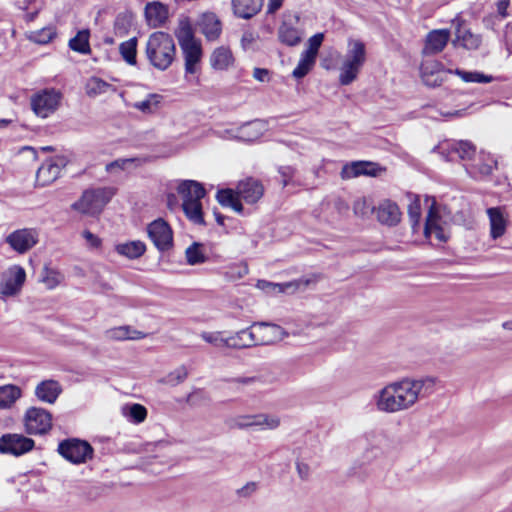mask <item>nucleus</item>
I'll list each match as a JSON object with an SVG mask.
<instances>
[{
	"label": "nucleus",
	"instance_id": "nucleus-1",
	"mask_svg": "<svg viewBox=\"0 0 512 512\" xmlns=\"http://www.w3.org/2000/svg\"><path fill=\"white\" fill-rule=\"evenodd\" d=\"M434 385L435 380L429 377L390 383L374 396L376 407L379 411L386 413L408 409L419 398L429 396L434 391Z\"/></svg>",
	"mask_w": 512,
	"mask_h": 512
},
{
	"label": "nucleus",
	"instance_id": "nucleus-2",
	"mask_svg": "<svg viewBox=\"0 0 512 512\" xmlns=\"http://www.w3.org/2000/svg\"><path fill=\"white\" fill-rule=\"evenodd\" d=\"M288 333L279 325L270 322H253L250 327L235 332L226 338L225 347L245 349L259 345H271L283 340Z\"/></svg>",
	"mask_w": 512,
	"mask_h": 512
},
{
	"label": "nucleus",
	"instance_id": "nucleus-3",
	"mask_svg": "<svg viewBox=\"0 0 512 512\" xmlns=\"http://www.w3.org/2000/svg\"><path fill=\"white\" fill-rule=\"evenodd\" d=\"M145 54L155 69L166 71L176 58V45L173 37L163 31L153 32L146 42Z\"/></svg>",
	"mask_w": 512,
	"mask_h": 512
},
{
	"label": "nucleus",
	"instance_id": "nucleus-4",
	"mask_svg": "<svg viewBox=\"0 0 512 512\" xmlns=\"http://www.w3.org/2000/svg\"><path fill=\"white\" fill-rule=\"evenodd\" d=\"M177 192L182 196L185 216L194 224L205 225L201 200L207 192L203 184L195 180H182L177 186Z\"/></svg>",
	"mask_w": 512,
	"mask_h": 512
},
{
	"label": "nucleus",
	"instance_id": "nucleus-5",
	"mask_svg": "<svg viewBox=\"0 0 512 512\" xmlns=\"http://www.w3.org/2000/svg\"><path fill=\"white\" fill-rule=\"evenodd\" d=\"M366 60L367 50L365 43L360 39L349 38L344 60L340 67V84L349 85L356 80Z\"/></svg>",
	"mask_w": 512,
	"mask_h": 512
},
{
	"label": "nucleus",
	"instance_id": "nucleus-6",
	"mask_svg": "<svg viewBox=\"0 0 512 512\" xmlns=\"http://www.w3.org/2000/svg\"><path fill=\"white\" fill-rule=\"evenodd\" d=\"M117 190L114 187L87 189L81 198L72 204V208L82 214L95 216L111 201Z\"/></svg>",
	"mask_w": 512,
	"mask_h": 512
},
{
	"label": "nucleus",
	"instance_id": "nucleus-7",
	"mask_svg": "<svg viewBox=\"0 0 512 512\" xmlns=\"http://www.w3.org/2000/svg\"><path fill=\"white\" fill-rule=\"evenodd\" d=\"M57 452L68 462L79 465L91 460L94 448L91 444L79 438H67L59 442Z\"/></svg>",
	"mask_w": 512,
	"mask_h": 512
},
{
	"label": "nucleus",
	"instance_id": "nucleus-8",
	"mask_svg": "<svg viewBox=\"0 0 512 512\" xmlns=\"http://www.w3.org/2000/svg\"><path fill=\"white\" fill-rule=\"evenodd\" d=\"M448 162L468 161L476 154V146L468 140L445 141L434 148Z\"/></svg>",
	"mask_w": 512,
	"mask_h": 512
},
{
	"label": "nucleus",
	"instance_id": "nucleus-9",
	"mask_svg": "<svg viewBox=\"0 0 512 512\" xmlns=\"http://www.w3.org/2000/svg\"><path fill=\"white\" fill-rule=\"evenodd\" d=\"M61 99L60 91L46 88L31 97V108L38 117L47 118L58 109Z\"/></svg>",
	"mask_w": 512,
	"mask_h": 512
},
{
	"label": "nucleus",
	"instance_id": "nucleus-10",
	"mask_svg": "<svg viewBox=\"0 0 512 512\" xmlns=\"http://www.w3.org/2000/svg\"><path fill=\"white\" fill-rule=\"evenodd\" d=\"M35 447V441L23 434L5 433L0 436V454L20 457Z\"/></svg>",
	"mask_w": 512,
	"mask_h": 512
},
{
	"label": "nucleus",
	"instance_id": "nucleus-11",
	"mask_svg": "<svg viewBox=\"0 0 512 512\" xmlns=\"http://www.w3.org/2000/svg\"><path fill=\"white\" fill-rule=\"evenodd\" d=\"M25 428L28 434L41 435L52 427V415L44 408L30 407L24 416Z\"/></svg>",
	"mask_w": 512,
	"mask_h": 512
},
{
	"label": "nucleus",
	"instance_id": "nucleus-12",
	"mask_svg": "<svg viewBox=\"0 0 512 512\" xmlns=\"http://www.w3.org/2000/svg\"><path fill=\"white\" fill-rule=\"evenodd\" d=\"M148 236L156 248L165 252L173 246V232L166 221L159 218L148 225Z\"/></svg>",
	"mask_w": 512,
	"mask_h": 512
},
{
	"label": "nucleus",
	"instance_id": "nucleus-13",
	"mask_svg": "<svg viewBox=\"0 0 512 512\" xmlns=\"http://www.w3.org/2000/svg\"><path fill=\"white\" fill-rule=\"evenodd\" d=\"M386 169L378 163L371 161H353L345 164L341 170L343 179H351L359 176L377 177Z\"/></svg>",
	"mask_w": 512,
	"mask_h": 512
},
{
	"label": "nucleus",
	"instance_id": "nucleus-14",
	"mask_svg": "<svg viewBox=\"0 0 512 512\" xmlns=\"http://www.w3.org/2000/svg\"><path fill=\"white\" fill-rule=\"evenodd\" d=\"M452 24L455 27V39L452 44L455 47H462L466 50H477L482 44V36L474 34L464 26V21L456 18Z\"/></svg>",
	"mask_w": 512,
	"mask_h": 512
},
{
	"label": "nucleus",
	"instance_id": "nucleus-15",
	"mask_svg": "<svg viewBox=\"0 0 512 512\" xmlns=\"http://www.w3.org/2000/svg\"><path fill=\"white\" fill-rule=\"evenodd\" d=\"M37 241L36 231L27 228L15 230L6 237V243L20 254H24L30 250L36 245Z\"/></svg>",
	"mask_w": 512,
	"mask_h": 512
},
{
	"label": "nucleus",
	"instance_id": "nucleus-16",
	"mask_svg": "<svg viewBox=\"0 0 512 512\" xmlns=\"http://www.w3.org/2000/svg\"><path fill=\"white\" fill-rule=\"evenodd\" d=\"M450 39L448 29H435L430 31L425 38L422 54L424 56L435 55L443 51Z\"/></svg>",
	"mask_w": 512,
	"mask_h": 512
},
{
	"label": "nucleus",
	"instance_id": "nucleus-17",
	"mask_svg": "<svg viewBox=\"0 0 512 512\" xmlns=\"http://www.w3.org/2000/svg\"><path fill=\"white\" fill-rule=\"evenodd\" d=\"M236 190L238 196L249 204L256 203L264 193L262 183L251 177L240 181Z\"/></svg>",
	"mask_w": 512,
	"mask_h": 512
},
{
	"label": "nucleus",
	"instance_id": "nucleus-18",
	"mask_svg": "<svg viewBox=\"0 0 512 512\" xmlns=\"http://www.w3.org/2000/svg\"><path fill=\"white\" fill-rule=\"evenodd\" d=\"M26 279V272L19 265L12 266L7 274L6 279L1 284V293L6 296L17 294L23 286Z\"/></svg>",
	"mask_w": 512,
	"mask_h": 512
},
{
	"label": "nucleus",
	"instance_id": "nucleus-19",
	"mask_svg": "<svg viewBox=\"0 0 512 512\" xmlns=\"http://www.w3.org/2000/svg\"><path fill=\"white\" fill-rule=\"evenodd\" d=\"M441 216L436 207V202L433 201L429 207L428 214L424 225V236L430 238L434 233L435 238L440 242H447L448 237L445 234L444 229L439 224Z\"/></svg>",
	"mask_w": 512,
	"mask_h": 512
},
{
	"label": "nucleus",
	"instance_id": "nucleus-20",
	"mask_svg": "<svg viewBox=\"0 0 512 512\" xmlns=\"http://www.w3.org/2000/svg\"><path fill=\"white\" fill-rule=\"evenodd\" d=\"M235 425L241 429L254 426L274 429L278 427L279 419L266 414L244 415L236 419Z\"/></svg>",
	"mask_w": 512,
	"mask_h": 512
},
{
	"label": "nucleus",
	"instance_id": "nucleus-21",
	"mask_svg": "<svg viewBox=\"0 0 512 512\" xmlns=\"http://www.w3.org/2000/svg\"><path fill=\"white\" fill-rule=\"evenodd\" d=\"M61 393V384L53 379L43 380L35 388L36 397L49 404L55 403Z\"/></svg>",
	"mask_w": 512,
	"mask_h": 512
},
{
	"label": "nucleus",
	"instance_id": "nucleus-22",
	"mask_svg": "<svg viewBox=\"0 0 512 512\" xmlns=\"http://www.w3.org/2000/svg\"><path fill=\"white\" fill-rule=\"evenodd\" d=\"M145 18L149 26L161 27L168 19V8L161 2H149L145 6Z\"/></svg>",
	"mask_w": 512,
	"mask_h": 512
},
{
	"label": "nucleus",
	"instance_id": "nucleus-23",
	"mask_svg": "<svg viewBox=\"0 0 512 512\" xmlns=\"http://www.w3.org/2000/svg\"><path fill=\"white\" fill-rule=\"evenodd\" d=\"M497 167V161L489 155H482L474 164L466 166V171L475 180H481L492 174Z\"/></svg>",
	"mask_w": 512,
	"mask_h": 512
},
{
	"label": "nucleus",
	"instance_id": "nucleus-24",
	"mask_svg": "<svg viewBox=\"0 0 512 512\" xmlns=\"http://www.w3.org/2000/svg\"><path fill=\"white\" fill-rule=\"evenodd\" d=\"M264 4V0H232V8L236 17L251 19L257 15Z\"/></svg>",
	"mask_w": 512,
	"mask_h": 512
},
{
	"label": "nucleus",
	"instance_id": "nucleus-25",
	"mask_svg": "<svg viewBox=\"0 0 512 512\" xmlns=\"http://www.w3.org/2000/svg\"><path fill=\"white\" fill-rule=\"evenodd\" d=\"M378 220L385 225L395 226L400 222L401 212L395 202L386 200L377 209Z\"/></svg>",
	"mask_w": 512,
	"mask_h": 512
},
{
	"label": "nucleus",
	"instance_id": "nucleus-26",
	"mask_svg": "<svg viewBox=\"0 0 512 512\" xmlns=\"http://www.w3.org/2000/svg\"><path fill=\"white\" fill-rule=\"evenodd\" d=\"M61 167L52 160L45 161L36 172V184L44 187L53 183L60 175Z\"/></svg>",
	"mask_w": 512,
	"mask_h": 512
},
{
	"label": "nucleus",
	"instance_id": "nucleus-27",
	"mask_svg": "<svg viewBox=\"0 0 512 512\" xmlns=\"http://www.w3.org/2000/svg\"><path fill=\"white\" fill-rule=\"evenodd\" d=\"M278 38L281 43L293 47L302 41V33L298 28L284 20L278 29Z\"/></svg>",
	"mask_w": 512,
	"mask_h": 512
},
{
	"label": "nucleus",
	"instance_id": "nucleus-28",
	"mask_svg": "<svg viewBox=\"0 0 512 512\" xmlns=\"http://www.w3.org/2000/svg\"><path fill=\"white\" fill-rule=\"evenodd\" d=\"M115 251L128 259H138L146 251V245L140 240L127 241L115 245Z\"/></svg>",
	"mask_w": 512,
	"mask_h": 512
},
{
	"label": "nucleus",
	"instance_id": "nucleus-29",
	"mask_svg": "<svg viewBox=\"0 0 512 512\" xmlns=\"http://www.w3.org/2000/svg\"><path fill=\"white\" fill-rule=\"evenodd\" d=\"M490 220V234L493 239L500 238L506 231L507 222L498 207H491L487 210Z\"/></svg>",
	"mask_w": 512,
	"mask_h": 512
},
{
	"label": "nucleus",
	"instance_id": "nucleus-30",
	"mask_svg": "<svg viewBox=\"0 0 512 512\" xmlns=\"http://www.w3.org/2000/svg\"><path fill=\"white\" fill-rule=\"evenodd\" d=\"M185 58V71L189 74L196 72V64L200 61L202 56L201 44L196 43L193 45L181 48Z\"/></svg>",
	"mask_w": 512,
	"mask_h": 512
},
{
	"label": "nucleus",
	"instance_id": "nucleus-31",
	"mask_svg": "<svg viewBox=\"0 0 512 512\" xmlns=\"http://www.w3.org/2000/svg\"><path fill=\"white\" fill-rule=\"evenodd\" d=\"M201 31L208 40H215L221 33V23L215 14H204L202 17Z\"/></svg>",
	"mask_w": 512,
	"mask_h": 512
},
{
	"label": "nucleus",
	"instance_id": "nucleus-32",
	"mask_svg": "<svg viewBox=\"0 0 512 512\" xmlns=\"http://www.w3.org/2000/svg\"><path fill=\"white\" fill-rule=\"evenodd\" d=\"M233 61V55L229 48L221 46L216 48L211 57L210 63L214 69L225 70Z\"/></svg>",
	"mask_w": 512,
	"mask_h": 512
},
{
	"label": "nucleus",
	"instance_id": "nucleus-33",
	"mask_svg": "<svg viewBox=\"0 0 512 512\" xmlns=\"http://www.w3.org/2000/svg\"><path fill=\"white\" fill-rule=\"evenodd\" d=\"M89 37L90 32L88 29L80 30L73 38L69 40L68 46L75 52L88 55L91 53Z\"/></svg>",
	"mask_w": 512,
	"mask_h": 512
},
{
	"label": "nucleus",
	"instance_id": "nucleus-34",
	"mask_svg": "<svg viewBox=\"0 0 512 512\" xmlns=\"http://www.w3.org/2000/svg\"><path fill=\"white\" fill-rule=\"evenodd\" d=\"M21 397V389L15 385L0 387V409L10 408Z\"/></svg>",
	"mask_w": 512,
	"mask_h": 512
},
{
	"label": "nucleus",
	"instance_id": "nucleus-35",
	"mask_svg": "<svg viewBox=\"0 0 512 512\" xmlns=\"http://www.w3.org/2000/svg\"><path fill=\"white\" fill-rule=\"evenodd\" d=\"M316 58L317 57H315L314 55H311L306 51H303L301 53V57L297 66L294 68L292 72V76L296 79H302L303 77H305L313 68L316 62Z\"/></svg>",
	"mask_w": 512,
	"mask_h": 512
},
{
	"label": "nucleus",
	"instance_id": "nucleus-36",
	"mask_svg": "<svg viewBox=\"0 0 512 512\" xmlns=\"http://www.w3.org/2000/svg\"><path fill=\"white\" fill-rule=\"evenodd\" d=\"M180 47H185L198 43L194 36L193 28L189 21H181L178 29L175 31Z\"/></svg>",
	"mask_w": 512,
	"mask_h": 512
},
{
	"label": "nucleus",
	"instance_id": "nucleus-37",
	"mask_svg": "<svg viewBox=\"0 0 512 512\" xmlns=\"http://www.w3.org/2000/svg\"><path fill=\"white\" fill-rule=\"evenodd\" d=\"M110 338L115 340H135L142 339L146 336L145 333L131 329L129 326H120L108 331Z\"/></svg>",
	"mask_w": 512,
	"mask_h": 512
},
{
	"label": "nucleus",
	"instance_id": "nucleus-38",
	"mask_svg": "<svg viewBox=\"0 0 512 512\" xmlns=\"http://www.w3.org/2000/svg\"><path fill=\"white\" fill-rule=\"evenodd\" d=\"M119 51L129 65H135L137 62V38L133 37L122 42L119 46Z\"/></svg>",
	"mask_w": 512,
	"mask_h": 512
},
{
	"label": "nucleus",
	"instance_id": "nucleus-39",
	"mask_svg": "<svg viewBox=\"0 0 512 512\" xmlns=\"http://www.w3.org/2000/svg\"><path fill=\"white\" fill-rule=\"evenodd\" d=\"M455 74L467 83H490L494 80L492 75H486L480 71H466L457 68Z\"/></svg>",
	"mask_w": 512,
	"mask_h": 512
},
{
	"label": "nucleus",
	"instance_id": "nucleus-40",
	"mask_svg": "<svg viewBox=\"0 0 512 512\" xmlns=\"http://www.w3.org/2000/svg\"><path fill=\"white\" fill-rule=\"evenodd\" d=\"M202 244L193 242L185 251L186 261L189 265H199L207 261V256L201 251Z\"/></svg>",
	"mask_w": 512,
	"mask_h": 512
},
{
	"label": "nucleus",
	"instance_id": "nucleus-41",
	"mask_svg": "<svg viewBox=\"0 0 512 512\" xmlns=\"http://www.w3.org/2000/svg\"><path fill=\"white\" fill-rule=\"evenodd\" d=\"M161 99V95L151 93L148 94L146 99L136 102L134 104V108L146 114L152 113L158 107V104L160 103Z\"/></svg>",
	"mask_w": 512,
	"mask_h": 512
},
{
	"label": "nucleus",
	"instance_id": "nucleus-42",
	"mask_svg": "<svg viewBox=\"0 0 512 512\" xmlns=\"http://www.w3.org/2000/svg\"><path fill=\"white\" fill-rule=\"evenodd\" d=\"M124 414L130 421L139 424L146 419L147 409L143 405L135 403L124 408Z\"/></svg>",
	"mask_w": 512,
	"mask_h": 512
},
{
	"label": "nucleus",
	"instance_id": "nucleus-43",
	"mask_svg": "<svg viewBox=\"0 0 512 512\" xmlns=\"http://www.w3.org/2000/svg\"><path fill=\"white\" fill-rule=\"evenodd\" d=\"M188 376V371L185 366H180L176 368L174 371L167 374L163 379L162 382L170 385V386H176L180 383H182Z\"/></svg>",
	"mask_w": 512,
	"mask_h": 512
},
{
	"label": "nucleus",
	"instance_id": "nucleus-44",
	"mask_svg": "<svg viewBox=\"0 0 512 512\" xmlns=\"http://www.w3.org/2000/svg\"><path fill=\"white\" fill-rule=\"evenodd\" d=\"M374 473V465L362 461L359 464H355L351 468V475L356 476L360 480H364L366 477Z\"/></svg>",
	"mask_w": 512,
	"mask_h": 512
},
{
	"label": "nucleus",
	"instance_id": "nucleus-45",
	"mask_svg": "<svg viewBox=\"0 0 512 512\" xmlns=\"http://www.w3.org/2000/svg\"><path fill=\"white\" fill-rule=\"evenodd\" d=\"M237 192L235 193L232 189H220L217 191L216 199L218 203L223 207H229L234 200L238 198Z\"/></svg>",
	"mask_w": 512,
	"mask_h": 512
},
{
	"label": "nucleus",
	"instance_id": "nucleus-46",
	"mask_svg": "<svg viewBox=\"0 0 512 512\" xmlns=\"http://www.w3.org/2000/svg\"><path fill=\"white\" fill-rule=\"evenodd\" d=\"M408 216L412 229L415 230L419 227L421 219V207L418 201H415L408 206Z\"/></svg>",
	"mask_w": 512,
	"mask_h": 512
},
{
	"label": "nucleus",
	"instance_id": "nucleus-47",
	"mask_svg": "<svg viewBox=\"0 0 512 512\" xmlns=\"http://www.w3.org/2000/svg\"><path fill=\"white\" fill-rule=\"evenodd\" d=\"M324 40L323 33H316L308 40V48L305 50L307 53L317 57L319 48Z\"/></svg>",
	"mask_w": 512,
	"mask_h": 512
},
{
	"label": "nucleus",
	"instance_id": "nucleus-48",
	"mask_svg": "<svg viewBox=\"0 0 512 512\" xmlns=\"http://www.w3.org/2000/svg\"><path fill=\"white\" fill-rule=\"evenodd\" d=\"M373 210V207L366 201L365 198H358L354 201L353 211L355 215L364 217Z\"/></svg>",
	"mask_w": 512,
	"mask_h": 512
},
{
	"label": "nucleus",
	"instance_id": "nucleus-49",
	"mask_svg": "<svg viewBox=\"0 0 512 512\" xmlns=\"http://www.w3.org/2000/svg\"><path fill=\"white\" fill-rule=\"evenodd\" d=\"M110 87V84L100 78H92L89 83L88 94H101L105 93Z\"/></svg>",
	"mask_w": 512,
	"mask_h": 512
},
{
	"label": "nucleus",
	"instance_id": "nucleus-50",
	"mask_svg": "<svg viewBox=\"0 0 512 512\" xmlns=\"http://www.w3.org/2000/svg\"><path fill=\"white\" fill-rule=\"evenodd\" d=\"M201 337L207 343L215 346H225L226 338L221 337V332H202Z\"/></svg>",
	"mask_w": 512,
	"mask_h": 512
},
{
	"label": "nucleus",
	"instance_id": "nucleus-51",
	"mask_svg": "<svg viewBox=\"0 0 512 512\" xmlns=\"http://www.w3.org/2000/svg\"><path fill=\"white\" fill-rule=\"evenodd\" d=\"M258 488V485L256 482H248L246 483L243 487H241L240 489H238L236 491L237 495L239 497H243V498H248L250 497L253 493L256 492Z\"/></svg>",
	"mask_w": 512,
	"mask_h": 512
},
{
	"label": "nucleus",
	"instance_id": "nucleus-52",
	"mask_svg": "<svg viewBox=\"0 0 512 512\" xmlns=\"http://www.w3.org/2000/svg\"><path fill=\"white\" fill-rule=\"evenodd\" d=\"M55 36V33L51 29H42L36 36L35 41L40 44H46L50 42L53 37Z\"/></svg>",
	"mask_w": 512,
	"mask_h": 512
},
{
	"label": "nucleus",
	"instance_id": "nucleus-53",
	"mask_svg": "<svg viewBox=\"0 0 512 512\" xmlns=\"http://www.w3.org/2000/svg\"><path fill=\"white\" fill-rule=\"evenodd\" d=\"M82 236L90 244L91 247H93V248L100 247L101 239L98 236H96L95 234H93L91 231L84 230L82 233Z\"/></svg>",
	"mask_w": 512,
	"mask_h": 512
},
{
	"label": "nucleus",
	"instance_id": "nucleus-54",
	"mask_svg": "<svg viewBox=\"0 0 512 512\" xmlns=\"http://www.w3.org/2000/svg\"><path fill=\"white\" fill-rule=\"evenodd\" d=\"M284 0H268V5L266 9L267 19L270 16L275 15V13L283 6Z\"/></svg>",
	"mask_w": 512,
	"mask_h": 512
},
{
	"label": "nucleus",
	"instance_id": "nucleus-55",
	"mask_svg": "<svg viewBox=\"0 0 512 512\" xmlns=\"http://www.w3.org/2000/svg\"><path fill=\"white\" fill-rule=\"evenodd\" d=\"M256 36L251 31H245L241 38V45L243 49H250L252 44L255 42Z\"/></svg>",
	"mask_w": 512,
	"mask_h": 512
},
{
	"label": "nucleus",
	"instance_id": "nucleus-56",
	"mask_svg": "<svg viewBox=\"0 0 512 512\" xmlns=\"http://www.w3.org/2000/svg\"><path fill=\"white\" fill-rule=\"evenodd\" d=\"M278 171L283 177V186H287L294 175V168L291 166H281Z\"/></svg>",
	"mask_w": 512,
	"mask_h": 512
},
{
	"label": "nucleus",
	"instance_id": "nucleus-57",
	"mask_svg": "<svg viewBox=\"0 0 512 512\" xmlns=\"http://www.w3.org/2000/svg\"><path fill=\"white\" fill-rule=\"evenodd\" d=\"M296 469H297L298 475L301 479H303V480L308 479L309 474H310V468L306 463L297 462Z\"/></svg>",
	"mask_w": 512,
	"mask_h": 512
},
{
	"label": "nucleus",
	"instance_id": "nucleus-58",
	"mask_svg": "<svg viewBox=\"0 0 512 512\" xmlns=\"http://www.w3.org/2000/svg\"><path fill=\"white\" fill-rule=\"evenodd\" d=\"M510 5V0H498L496 3L497 12L502 18H506L508 16L507 9Z\"/></svg>",
	"mask_w": 512,
	"mask_h": 512
},
{
	"label": "nucleus",
	"instance_id": "nucleus-59",
	"mask_svg": "<svg viewBox=\"0 0 512 512\" xmlns=\"http://www.w3.org/2000/svg\"><path fill=\"white\" fill-rule=\"evenodd\" d=\"M269 70L265 68H254L253 77L260 81L265 82L268 80Z\"/></svg>",
	"mask_w": 512,
	"mask_h": 512
},
{
	"label": "nucleus",
	"instance_id": "nucleus-60",
	"mask_svg": "<svg viewBox=\"0 0 512 512\" xmlns=\"http://www.w3.org/2000/svg\"><path fill=\"white\" fill-rule=\"evenodd\" d=\"M134 159H118L114 162H111L107 165V170L109 171L113 167H119L120 169H125L126 166L130 163H132Z\"/></svg>",
	"mask_w": 512,
	"mask_h": 512
},
{
	"label": "nucleus",
	"instance_id": "nucleus-61",
	"mask_svg": "<svg viewBox=\"0 0 512 512\" xmlns=\"http://www.w3.org/2000/svg\"><path fill=\"white\" fill-rule=\"evenodd\" d=\"M35 3L36 0H17L15 4L19 9L29 11Z\"/></svg>",
	"mask_w": 512,
	"mask_h": 512
},
{
	"label": "nucleus",
	"instance_id": "nucleus-62",
	"mask_svg": "<svg viewBox=\"0 0 512 512\" xmlns=\"http://www.w3.org/2000/svg\"><path fill=\"white\" fill-rule=\"evenodd\" d=\"M274 16L275 15L270 16L269 19H267V14L265 13V20H264V23L262 25V29L265 30L268 33H271L273 31L274 20H275Z\"/></svg>",
	"mask_w": 512,
	"mask_h": 512
},
{
	"label": "nucleus",
	"instance_id": "nucleus-63",
	"mask_svg": "<svg viewBox=\"0 0 512 512\" xmlns=\"http://www.w3.org/2000/svg\"><path fill=\"white\" fill-rule=\"evenodd\" d=\"M258 380L259 379L257 377H238V378L233 379L232 381L236 382V383L248 385V384H252Z\"/></svg>",
	"mask_w": 512,
	"mask_h": 512
},
{
	"label": "nucleus",
	"instance_id": "nucleus-64",
	"mask_svg": "<svg viewBox=\"0 0 512 512\" xmlns=\"http://www.w3.org/2000/svg\"><path fill=\"white\" fill-rule=\"evenodd\" d=\"M237 213H242L244 210V207L240 201V197H238L236 200L233 201V203L229 206Z\"/></svg>",
	"mask_w": 512,
	"mask_h": 512
}]
</instances>
